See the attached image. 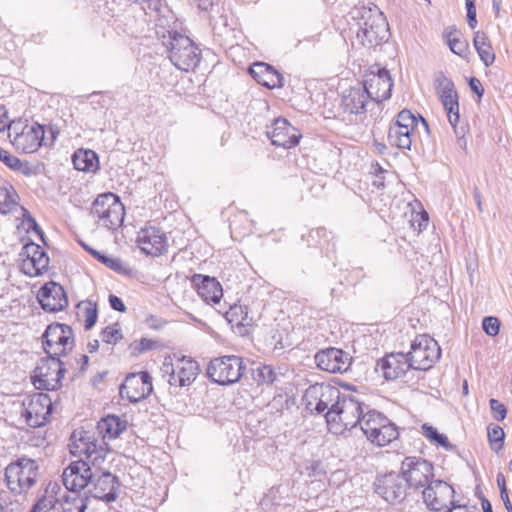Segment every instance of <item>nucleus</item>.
Wrapping results in <instances>:
<instances>
[{"instance_id": "864d4df0", "label": "nucleus", "mask_w": 512, "mask_h": 512, "mask_svg": "<svg viewBox=\"0 0 512 512\" xmlns=\"http://www.w3.org/2000/svg\"><path fill=\"white\" fill-rule=\"evenodd\" d=\"M58 498L54 495H42L32 506L37 512H48L54 508Z\"/></svg>"}, {"instance_id": "4be33fe9", "label": "nucleus", "mask_w": 512, "mask_h": 512, "mask_svg": "<svg viewBox=\"0 0 512 512\" xmlns=\"http://www.w3.org/2000/svg\"><path fill=\"white\" fill-rule=\"evenodd\" d=\"M37 300L46 312L62 311L68 306V298L64 287L54 281L45 283L37 293Z\"/></svg>"}, {"instance_id": "774afa93", "label": "nucleus", "mask_w": 512, "mask_h": 512, "mask_svg": "<svg viewBox=\"0 0 512 512\" xmlns=\"http://www.w3.org/2000/svg\"><path fill=\"white\" fill-rule=\"evenodd\" d=\"M446 512H470L467 505H461L458 501L451 500Z\"/></svg>"}, {"instance_id": "69168bd1", "label": "nucleus", "mask_w": 512, "mask_h": 512, "mask_svg": "<svg viewBox=\"0 0 512 512\" xmlns=\"http://www.w3.org/2000/svg\"><path fill=\"white\" fill-rule=\"evenodd\" d=\"M469 87L470 89L477 94L478 97H482L484 94V88L482 87V84L479 79L475 77H471L469 79Z\"/></svg>"}, {"instance_id": "37998d69", "label": "nucleus", "mask_w": 512, "mask_h": 512, "mask_svg": "<svg viewBox=\"0 0 512 512\" xmlns=\"http://www.w3.org/2000/svg\"><path fill=\"white\" fill-rule=\"evenodd\" d=\"M19 196L12 185L0 187V213L8 214L17 205Z\"/></svg>"}, {"instance_id": "9d476101", "label": "nucleus", "mask_w": 512, "mask_h": 512, "mask_svg": "<svg viewBox=\"0 0 512 512\" xmlns=\"http://www.w3.org/2000/svg\"><path fill=\"white\" fill-rule=\"evenodd\" d=\"M411 369L428 370L441 357V348L432 337L418 335L411 343L410 351L406 354Z\"/></svg>"}, {"instance_id": "aec40b11", "label": "nucleus", "mask_w": 512, "mask_h": 512, "mask_svg": "<svg viewBox=\"0 0 512 512\" xmlns=\"http://www.w3.org/2000/svg\"><path fill=\"white\" fill-rule=\"evenodd\" d=\"M454 488L442 480H432L422 491V498L426 506L433 511L448 509L453 500Z\"/></svg>"}, {"instance_id": "bb28decb", "label": "nucleus", "mask_w": 512, "mask_h": 512, "mask_svg": "<svg viewBox=\"0 0 512 512\" xmlns=\"http://www.w3.org/2000/svg\"><path fill=\"white\" fill-rule=\"evenodd\" d=\"M199 297L207 304H219L223 296L221 284L214 277L203 274H194L191 278Z\"/></svg>"}, {"instance_id": "9b49d317", "label": "nucleus", "mask_w": 512, "mask_h": 512, "mask_svg": "<svg viewBox=\"0 0 512 512\" xmlns=\"http://www.w3.org/2000/svg\"><path fill=\"white\" fill-rule=\"evenodd\" d=\"M70 451L73 455H84L86 462L92 466H100L106 457L107 450L102 444H97L94 435L89 431L75 430L70 437Z\"/></svg>"}, {"instance_id": "412c9836", "label": "nucleus", "mask_w": 512, "mask_h": 512, "mask_svg": "<svg viewBox=\"0 0 512 512\" xmlns=\"http://www.w3.org/2000/svg\"><path fill=\"white\" fill-rule=\"evenodd\" d=\"M317 367L329 373H344L351 365V356L342 349L329 347L318 351L314 356Z\"/></svg>"}, {"instance_id": "13d9d810", "label": "nucleus", "mask_w": 512, "mask_h": 512, "mask_svg": "<svg viewBox=\"0 0 512 512\" xmlns=\"http://www.w3.org/2000/svg\"><path fill=\"white\" fill-rule=\"evenodd\" d=\"M467 10V22L471 29L477 26L476 2H465Z\"/></svg>"}, {"instance_id": "8fccbe9b", "label": "nucleus", "mask_w": 512, "mask_h": 512, "mask_svg": "<svg viewBox=\"0 0 512 512\" xmlns=\"http://www.w3.org/2000/svg\"><path fill=\"white\" fill-rule=\"evenodd\" d=\"M156 341L148 338H141L139 341H133L129 345L132 356H138L139 354L150 351L156 347Z\"/></svg>"}, {"instance_id": "49530a36", "label": "nucleus", "mask_w": 512, "mask_h": 512, "mask_svg": "<svg viewBox=\"0 0 512 512\" xmlns=\"http://www.w3.org/2000/svg\"><path fill=\"white\" fill-rule=\"evenodd\" d=\"M422 434L430 441L435 442L437 445L443 447L447 451H452L455 446L450 443L448 437L438 432V430L428 423L421 426Z\"/></svg>"}, {"instance_id": "09e8293b", "label": "nucleus", "mask_w": 512, "mask_h": 512, "mask_svg": "<svg viewBox=\"0 0 512 512\" xmlns=\"http://www.w3.org/2000/svg\"><path fill=\"white\" fill-rule=\"evenodd\" d=\"M387 140L391 146H395L399 149L410 150L412 145L411 136H405L401 133H397L396 130H389Z\"/></svg>"}, {"instance_id": "ea45409f", "label": "nucleus", "mask_w": 512, "mask_h": 512, "mask_svg": "<svg viewBox=\"0 0 512 512\" xmlns=\"http://www.w3.org/2000/svg\"><path fill=\"white\" fill-rule=\"evenodd\" d=\"M139 381L137 379L136 374H129L125 382L121 384L119 388V393L122 398L126 397L131 403H137L141 399L146 396V392L144 389L142 391H138L134 388L135 385H138Z\"/></svg>"}, {"instance_id": "f257e3e1", "label": "nucleus", "mask_w": 512, "mask_h": 512, "mask_svg": "<svg viewBox=\"0 0 512 512\" xmlns=\"http://www.w3.org/2000/svg\"><path fill=\"white\" fill-rule=\"evenodd\" d=\"M137 3L143 20L148 25L153 24L157 37L166 46L173 65L186 72L194 70L200 63L201 50L188 36L174 29L177 18L167 2Z\"/></svg>"}, {"instance_id": "4c0bfd02", "label": "nucleus", "mask_w": 512, "mask_h": 512, "mask_svg": "<svg viewBox=\"0 0 512 512\" xmlns=\"http://www.w3.org/2000/svg\"><path fill=\"white\" fill-rule=\"evenodd\" d=\"M98 429L104 434L103 437L114 439L126 429V422L116 415H108L98 423Z\"/></svg>"}, {"instance_id": "e433bc0d", "label": "nucleus", "mask_w": 512, "mask_h": 512, "mask_svg": "<svg viewBox=\"0 0 512 512\" xmlns=\"http://www.w3.org/2000/svg\"><path fill=\"white\" fill-rule=\"evenodd\" d=\"M473 44L483 64L486 67L491 66L495 61V53L487 35L482 31H477L473 38Z\"/></svg>"}, {"instance_id": "6e6552de", "label": "nucleus", "mask_w": 512, "mask_h": 512, "mask_svg": "<svg viewBox=\"0 0 512 512\" xmlns=\"http://www.w3.org/2000/svg\"><path fill=\"white\" fill-rule=\"evenodd\" d=\"M42 345L47 356H66L75 345L73 329L58 322L49 324L42 335Z\"/></svg>"}, {"instance_id": "20e7f679", "label": "nucleus", "mask_w": 512, "mask_h": 512, "mask_svg": "<svg viewBox=\"0 0 512 512\" xmlns=\"http://www.w3.org/2000/svg\"><path fill=\"white\" fill-rule=\"evenodd\" d=\"M40 468L36 460L26 456L18 457L9 463L4 478L9 491L15 495H25L37 483Z\"/></svg>"}, {"instance_id": "3c124183", "label": "nucleus", "mask_w": 512, "mask_h": 512, "mask_svg": "<svg viewBox=\"0 0 512 512\" xmlns=\"http://www.w3.org/2000/svg\"><path fill=\"white\" fill-rule=\"evenodd\" d=\"M102 340L107 344L115 345L123 335L117 324L105 327L101 332Z\"/></svg>"}, {"instance_id": "a18cd8bd", "label": "nucleus", "mask_w": 512, "mask_h": 512, "mask_svg": "<svg viewBox=\"0 0 512 512\" xmlns=\"http://www.w3.org/2000/svg\"><path fill=\"white\" fill-rule=\"evenodd\" d=\"M252 376L258 385H270L277 380V373L271 365L259 364L252 369Z\"/></svg>"}, {"instance_id": "f8f14e48", "label": "nucleus", "mask_w": 512, "mask_h": 512, "mask_svg": "<svg viewBox=\"0 0 512 512\" xmlns=\"http://www.w3.org/2000/svg\"><path fill=\"white\" fill-rule=\"evenodd\" d=\"M53 411V402L46 393H34L23 401L21 418L25 420L27 426L38 428L44 426Z\"/></svg>"}, {"instance_id": "a19ab883", "label": "nucleus", "mask_w": 512, "mask_h": 512, "mask_svg": "<svg viewBox=\"0 0 512 512\" xmlns=\"http://www.w3.org/2000/svg\"><path fill=\"white\" fill-rule=\"evenodd\" d=\"M302 240L307 243L308 247H319L320 249H326V253L329 250V239L328 232L324 227L311 229L307 234H302Z\"/></svg>"}, {"instance_id": "4468645a", "label": "nucleus", "mask_w": 512, "mask_h": 512, "mask_svg": "<svg viewBox=\"0 0 512 512\" xmlns=\"http://www.w3.org/2000/svg\"><path fill=\"white\" fill-rule=\"evenodd\" d=\"M369 92L366 88L357 85L346 89L341 97L340 112L343 121L357 123L362 121L366 114V106L369 103Z\"/></svg>"}, {"instance_id": "79ce46f5", "label": "nucleus", "mask_w": 512, "mask_h": 512, "mask_svg": "<svg viewBox=\"0 0 512 512\" xmlns=\"http://www.w3.org/2000/svg\"><path fill=\"white\" fill-rule=\"evenodd\" d=\"M91 256L97 259L99 262L104 264L109 269L121 274V275H131L132 269L124 263L120 258L108 256L100 251L91 252Z\"/></svg>"}, {"instance_id": "f704fd0d", "label": "nucleus", "mask_w": 512, "mask_h": 512, "mask_svg": "<svg viewBox=\"0 0 512 512\" xmlns=\"http://www.w3.org/2000/svg\"><path fill=\"white\" fill-rule=\"evenodd\" d=\"M443 39L454 54L465 57L469 51L468 42L460 35L455 26H448L443 31Z\"/></svg>"}, {"instance_id": "0eeeda50", "label": "nucleus", "mask_w": 512, "mask_h": 512, "mask_svg": "<svg viewBox=\"0 0 512 512\" xmlns=\"http://www.w3.org/2000/svg\"><path fill=\"white\" fill-rule=\"evenodd\" d=\"M120 488V481L117 476L110 471L103 470L100 466H94L91 480L84 491V495H78L76 498H94L106 503L117 500Z\"/></svg>"}, {"instance_id": "58836bf2", "label": "nucleus", "mask_w": 512, "mask_h": 512, "mask_svg": "<svg viewBox=\"0 0 512 512\" xmlns=\"http://www.w3.org/2000/svg\"><path fill=\"white\" fill-rule=\"evenodd\" d=\"M398 436L399 432L397 426L388 419V423L382 424L381 428L369 438V441L378 446H385L393 440H396Z\"/></svg>"}, {"instance_id": "b1692460", "label": "nucleus", "mask_w": 512, "mask_h": 512, "mask_svg": "<svg viewBox=\"0 0 512 512\" xmlns=\"http://www.w3.org/2000/svg\"><path fill=\"white\" fill-rule=\"evenodd\" d=\"M411 369L406 354L392 353L376 363L375 370L381 373L386 380H395L404 376Z\"/></svg>"}, {"instance_id": "1a4fd4ad", "label": "nucleus", "mask_w": 512, "mask_h": 512, "mask_svg": "<svg viewBox=\"0 0 512 512\" xmlns=\"http://www.w3.org/2000/svg\"><path fill=\"white\" fill-rule=\"evenodd\" d=\"M67 369L59 357L41 358L33 370L31 380L38 390L55 391L61 387V380Z\"/></svg>"}, {"instance_id": "cd10ccee", "label": "nucleus", "mask_w": 512, "mask_h": 512, "mask_svg": "<svg viewBox=\"0 0 512 512\" xmlns=\"http://www.w3.org/2000/svg\"><path fill=\"white\" fill-rule=\"evenodd\" d=\"M15 143L24 153L36 152L42 145H46L44 126L39 123L25 126L15 137Z\"/></svg>"}, {"instance_id": "2eb2a0df", "label": "nucleus", "mask_w": 512, "mask_h": 512, "mask_svg": "<svg viewBox=\"0 0 512 512\" xmlns=\"http://www.w3.org/2000/svg\"><path fill=\"white\" fill-rule=\"evenodd\" d=\"M340 390L330 384L315 383L310 385L304 395L305 408L311 413L322 414L332 410Z\"/></svg>"}, {"instance_id": "5fc2aeb1", "label": "nucleus", "mask_w": 512, "mask_h": 512, "mask_svg": "<svg viewBox=\"0 0 512 512\" xmlns=\"http://www.w3.org/2000/svg\"><path fill=\"white\" fill-rule=\"evenodd\" d=\"M482 328L487 335L494 337L499 334L500 321L497 317L486 316L482 320Z\"/></svg>"}, {"instance_id": "c03bdc74", "label": "nucleus", "mask_w": 512, "mask_h": 512, "mask_svg": "<svg viewBox=\"0 0 512 512\" xmlns=\"http://www.w3.org/2000/svg\"><path fill=\"white\" fill-rule=\"evenodd\" d=\"M419 124L427 133L429 132V125L425 118L420 115L419 118H417L410 110L404 109L398 113L394 125H402L410 129H415Z\"/></svg>"}, {"instance_id": "f3484780", "label": "nucleus", "mask_w": 512, "mask_h": 512, "mask_svg": "<svg viewBox=\"0 0 512 512\" xmlns=\"http://www.w3.org/2000/svg\"><path fill=\"white\" fill-rule=\"evenodd\" d=\"M266 136L274 146L289 149L295 147L302 135L300 131L292 126L285 118H277L270 125L266 126Z\"/></svg>"}, {"instance_id": "a211bd4d", "label": "nucleus", "mask_w": 512, "mask_h": 512, "mask_svg": "<svg viewBox=\"0 0 512 512\" xmlns=\"http://www.w3.org/2000/svg\"><path fill=\"white\" fill-rule=\"evenodd\" d=\"M94 466L84 460L70 463L63 471L62 481L68 491L86 490L91 480Z\"/></svg>"}, {"instance_id": "7c9ffc66", "label": "nucleus", "mask_w": 512, "mask_h": 512, "mask_svg": "<svg viewBox=\"0 0 512 512\" xmlns=\"http://www.w3.org/2000/svg\"><path fill=\"white\" fill-rule=\"evenodd\" d=\"M199 9L209 13L210 24L214 30L221 33L229 27V16L224 7V2H199Z\"/></svg>"}, {"instance_id": "de8ad7c7", "label": "nucleus", "mask_w": 512, "mask_h": 512, "mask_svg": "<svg viewBox=\"0 0 512 512\" xmlns=\"http://www.w3.org/2000/svg\"><path fill=\"white\" fill-rule=\"evenodd\" d=\"M487 432L491 449L498 453L504 445V430L498 425L490 424L487 428Z\"/></svg>"}, {"instance_id": "473e14b6", "label": "nucleus", "mask_w": 512, "mask_h": 512, "mask_svg": "<svg viewBox=\"0 0 512 512\" xmlns=\"http://www.w3.org/2000/svg\"><path fill=\"white\" fill-rule=\"evenodd\" d=\"M74 168L83 172L95 173L99 170V158L91 149H78L72 156Z\"/></svg>"}, {"instance_id": "e2e57ef3", "label": "nucleus", "mask_w": 512, "mask_h": 512, "mask_svg": "<svg viewBox=\"0 0 512 512\" xmlns=\"http://www.w3.org/2000/svg\"><path fill=\"white\" fill-rule=\"evenodd\" d=\"M108 302H109L110 307L113 310L122 312V313L126 311V306H125L124 302L118 296H116L114 294H110L108 297Z\"/></svg>"}, {"instance_id": "dca6fc26", "label": "nucleus", "mask_w": 512, "mask_h": 512, "mask_svg": "<svg viewBox=\"0 0 512 512\" xmlns=\"http://www.w3.org/2000/svg\"><path fill=\"white\" fill-rule=\"evenodd\" d=\"M409 487L400 472H389L377 476L374 482V491L387 503L400 504L407 496Z\"/></svg>"}, {"instance_id": "052dcab7", "label": "nucleus", "mask_w": 512, "mask_h": 512, "mask_svg": "<svg viewBox=\"0 0 512 512\" xmlns=\"http://www.w3.org/2000/svg\"><path fill=\"white\" fill-rule=\"evenodd\" d=\"M73 507L65 508L64 512H85L87 509V498H74Z\"/></svg>"}, {"instance_id": "4d7b16f0", "label": "nucleus", "mask_w": 512, "mask_h": 512, "mask_svg": "<svg viewBox=\"0 0 512 512\" xmlns=\"http://www.w3.org/2000/svg\"><path fill=\"white\" fill-rule=\"evenodd\" d=\"M492 417L497 421H503L507 415V409L504 404L497 399H490L489 401Z\"/></svg>"}, {"instance_id": "bf43d9fd", "label": "nucleus", "mask_w": 512, "mask_h": 512, "mask_svg": "<svg viewBox=\"0 0 512 512\" xmlns=\"http://www.w3.org/2000/svg\"><path fill=\"white\" fill-rule=\"evenodd\" d=\"M454 128V133L457 137V145L461 149H466L467 147V141L465 139V133H466V126L462 125L460 127L455 124V126H452Z\"/></svg>"}, {"instance_id": "7ed1b4c3", "label": "nucleus", "mask_w": 512, "mask_h": 512, "mask_svg": "<svg viewBox=\"0 0 512 512\" xmlns=\"http://www.w3.org/2000/svg\"><path fill=\"white\" fill-rule=\"evenodd\" d=\"M364 408L368 409V406L359 397L339 392L332 410H328L324 415L329 429L340 433L356 427L361 421Z\"/></svg>"}, {"instance_id": "2f4dec72", "label": "nucleus", "mask_w": 512, "mask_h": 512, "mask_svg": "<svg viewBox=\"0 0 512 512\" xmlns=\"http://www.w3.org/2000/svg\"><path fill=\"white\" fill-rule=\"evenodd\" d=\"M177 377L179 378L180 387L191 385L197 378L199 373V365L197 361L183 357L174 364Z\"/></svg>"}, {"instance_id": "680f3d73", "label": "nucleus", "mask_w": 512, "mask_h": 512, "mask_svg": "<svg viewBox=\"0 0 512 512\" xmlns=\"http://www.w3.org/2000/svg\"><path fill=\"white\" fill-rule=\"evenodd\" d=\"M27 224H28V231H33L35 232L40 240L45 243V234L43 232V230L41 229V227L39 226V224L37 223V221L29 215V217L27 218Z\"/></svg>"}, {"instance_id": "338daca9", "label": "nucleus", "mask_w": 512, "mask_h": 512, "mask_svg": "<svg viewBox=\"0 0 512 512\" xmlns=\"http://www.w3.org/2000/svg\"><path fill=\"white\" fill-rule=\"evenodd\" d=\"M308 476H318L321 473V463L317 460H312L306 465Z\"/></svg>"}, {"instance_id": "423d86ee", "label": "nucleus", "mask_w": 512, "mask_h": 512, "mask_svg": "<svg viewBox=\"0 0 512 512\" xmlns=\"http://www.w3.org/2000/svg\"><path fill=\"white\" fill-rule=\"evenodd\" d=\"M90 215L107 229H115L124 221V206L119 197L112 192L98 195L92 203Z\"/></svg>"}, {"instance_id": "c756f323", "label": "nucleus", "mask_w": 512, "mask_h": 512, "mask_svg": "<svg viewBox=\"0 0 512 512\" xmlns=\"http://www.w3.org/2000/svg\"><path fill=\"white\" fill-rule=\"evenodd\" d=\"M0 161L11 170L18 172L26 177L37 176L42 173L43 165L40 163L31 164L28 161H22L18 157L10 154L7 150L0 147Z\"/></svg>"}, {"instance_id": "39448f33", "label": "nucleus", "mask_w": 512, "mask_h": 512, "mask_svg": "<svg viewBox=\"0 0 512 512\" xmlns=\"http://www.w3.org/2000/svg\"><path fill=\"white\" fill-rule=\"evenodd\" d=\"M246 370L244 360L237 355H225L213 358L206 368V375L211 382L221 386L237 383Z\"/></svg>"}, {"instance_id": "603ef678", "label": "nucleus", "mask_w": 512, "mask_h": 512, "mask_svg": "<svg viewBox=\"0 0 512 512\" xmlns=\"http://www.w3.org/2000/svg\"><path fill=\"white\" fill-rule=\"evenodd\" d=\"M84 328L85 330H90L97 322L98 318V310L96 303L88 302L87 306L84 309Z\"/></svg>"}, {"instance_id": "ddd939ff", "label": "nucleus", "mask_w": 512, "mask_h": 512, "mask_svg": "<svg viewBox=\"0 0 512 512\" xmlns=\"http://www.w3.org/2000/svg\"><path fill=\"white\" fill-rule=\"evenodd\" d=\"M400 473L403 475L409 489L426 488L434 477L433 464L421 457L408 456L401 463Z\"/></svg>"}, {"instance_id": "c85d7f7f", "label": "nucleus", "mask_w": 512, "mask_h": 512, "mask_svg": "<svg viewBox=\"0 0 512 512\" xmlns=\"http://www.w3.org/2000/svg\"><path fill=\"white\" fill-rule=\"evenodd\" d=\"M249 74L262 86L268 89L280 88L284 85L283 76L270 64L255 62L249 68Z\"/></svg>"}, {"instance_id": "a878e982", "label": "nucleus", "mask_w": 512, "mask_h": 512, "mask_svg": "<svg viewBox=\"0 0 512 512\" xmlns=\"http://www.w3.org/2000/svg\"><path fill=\"white\" fill-rule=\"evenodd\" d=\"M361 87L369 92V98L377 103L385 101L391 97L393 80L387 69L381 68L377 74L364 82Z\"/></svg>"}, {"instance_id": "6ab92c4d", "label": "nucleus", "mask_w": 512, "mask_h": 512, "mask_svg": "<svg viewBox=\"0 0 512 512\" xmlns=\"http://www.w3.org/2000/svg\"><path fill=\"white\" fill-rule=\"evenodd\" d=\"M435 87L447 112L449 123L451 126H455L459 122L460 115L458 94L454 82L443 73H439L435 79Z\"/></svg>"}, {"instance_id": "0e129e2a", "label": "nucleus", "mask_w": 512, "mask_h": 512, "mask_svg": "<svg viewBox=\"0 0 512 512\" xmlns=\"http://www.w3.org/2000/svg\"><path fill=\"white\" fill-rule=\"evenodd\" d=\"M136 376L139 381V384L142 385V389H144V386H147V393H149L152 390V382H151L150 374L147 371H142Z\"/></svg>"}, {"instance_id": "5701e85b", "label": "nucleus", "mask_w": 512, "mask_h": 512, "mask_svg": "<svg viewBox=\"0 0 512 512\" xmlns=\"http://www.w3.org/2000/svg\"><path fill=\"white\" fill-rule=\"evenodd\" d=\"M137 243L143 253L154 257L162 255L168 247L165 233L154 226L142 228L138 232Z\"/></svg>"}, {"instance_id": "c9c22d12", "label": "nucleus", "mask_w": 512, "mask_h": 512, "mask_svg": "<svg viewBox=\"0 0 512 512\" xmlns=\"http://www.w3.org/2000/svg\"><path fill=\"white\" fill-rule=\"evenodd\" d=\"M226 320L238 328L239 333H244L246 327L252 323V318L248 315V307L234 304L225 312Z\"/></svg>"}, {"instance_id": "f03ea898", "label": "nucleus", "mask_w": 512, "mask_h": 512, "mask_svg": "<svg viewBox=\"0 0 512 512\" xmlns=\"http://www.w3.org/2000/svg\"><path fill=\"white\" fill-rule=\"evenodd\" d=\"M351 21L357 27L352 45L365 48H374L388 41L390 37L389 26L384 13L374 2L368 5H355L347 14V22Z\"/></svg>"}, {"instance_id": "393cba45", "label": "nucleus", "mask_w": 512, "mask_h": 512, "mask_svg": "<svg viewBox=\"0 0 512 512\" xmlns=\"http://www.w3.org/2000/svg\"><path fill=\"white\" fill-rule=\"evenodd\" d=\"M23 255L26 259L23 261V271L29 276H38L44 273L49 265V257L43 248L34 243L29 242L23 247Z\"/></svg>"}, {"instance_id": "6e6d98bb", "label": "nucleus", "mask_w": 512, "mask_h": 512, "mask_svg": "<svg viewBox=\"0 0 512 512\" xmlns=\"http://www.w3.org/2000/svg\"><path fill=\"white\" fill-rule=\"evenodd\" d=\"M161 371L163 376H167V382L170 386L180 387L179 378L177 377V372L175 371L174 364L172 362H168L167 359H165L161 367Z\"/></svg>"}, {"instance_id": "72a5a7b5", "label": "nucleus", "mask_w": 512, "mask_h": 512, "mask_svg": "<svg viewBox=\"0 0 512 512\" xmlns=\"http://www.w3.org/2000/svg\"><path fill=\"white\" fill-rule=\"evenodd\" d=\"M384 423H388V418L384 414L374 409H368L366 412L364 411L358 425L369 440Z\"/></svg>"}]
</instances>
